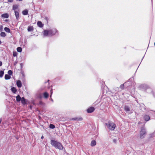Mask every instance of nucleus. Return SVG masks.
I'll return each instance as SVG.
<instances>
[{
	"mask_svg": "<svg viewBox=\"0 0 155 155\" xmlns=\"http://www.w3.org/2000/svg\"><path fill=\"white\" fill-rule=\"evenodd\" d=\"M58 32V31L56 28H53L45 30L43 32V34L45 36H52Z\"/></svg>",
	"mask_w": 155,
	"mask_h": 155,
	"instance_id": "1",
	"label": "nucleus"
},
{
	"mask_svg": "<svg viewBox=\"0 0 155 155\" xmlns=\"http://www.w3.org/2000/svg\"><path fill=\"white\" fill-rule=\"evenodd\" d=\"M138 88L140 90L144 91H145L147 90H149L150 91H147V92L148 93H151L153 96H154V93L152 89L150 88L149 86L147 84H141L138 87Z\"/></svg>",
	"mask_w": 155,
	"mask_h": 155,
	"instance_id": "2",
	"label": "nucleus"
},
{
	"mask_svg": "<svg viewBox=\"0 0 155 155\" xmlns=\"http://www.w3.org/2000/svg\"><path fill=\"white\" fill-rule=\"evenodd\" d=\"M51 145L56 148L60 150H62L63 148V147L62 144L57 141L52 140L51 141Z\"/></svg>",
	"mask_w": 155,
	"mask_h": 155,
	"instance_id": "3",
	"label": "nucleus"
},
{
	"mask_svg": "<svg viewBox=\"0 0 155 155\" xmlns=\"http://www.w3.org/2000/svg\"><path fill=\"white\" fill-rule=\"evenodd\" d=\"M105 124L109 130H113L116 127L115 124L111 121H109L108 123Z\"/></svg>",
	"mask_w": 155,
	"mask_h": 155,
	"instance_id": "4",
	"label": "nucleus"
},
{
	"mask_svg": "<svg viewBox=\"0 0 155 155\" xmlns=\"http://www.w3.org/2000/svg\"><path fill=\"white\" fill-rule=\"evenodd\" d=\"M146 133V130L144 127H142L140 131V138L143 139L144 138Z\"/></svg>",
	"mask_w": 155,
	"mask_h": 155,
	"instance_id": "5",
	"label": "nucleus"
},
{
	"mask_svg": "<svg viewBox=\"0 0 155 155\" xmlns=\"http://www.w3.org/2000/svg\"><path fill=\"white\" fill-rule=\"evenodd\" d=\"M95 110V108L93 107H90L88 108L87 110V111L88 113H91L93 112Z\"/></svg>",
	"mask_w": 155,
	"mask_h": 155,
	"instance_id": "6",
	"label": "nucleus"
},
{
	"mask_svg": "<svg viewBox=\"0 0 155 155\" xmlns=\"http://www.w3.org/2000/svg\"><path fill=\"white\" fill-rule=\"evenodd\" d=\"M143 119L146 121H147L150 120V117L149 115H145L143 117Z\"/></svg>",
	"mask_w": 155,
	"mask_h": 155,
	"instance_id": "7",
	"label": "nucleus"
},
{
	"mask_svg": "<svg viewBox=\"0 0 155 155\" xmlns=\"http://www.w3.org/2000/svg\"><path fill=\"white\" fill-rule=\"evenodd\" d=\"M16 84L18 87H21L22 86L21 81L20 80L17 81L16 82Z\"/></svg>",
	"mask_w": 155,
	"mask_h": 155,
	"instance_id": "8",
	"label": "nucleus"
},
{
	"mask_svg": "<svg viewBox=\"0 0 155 155\" xmlns=\"http://www.w3.org/2000/svg\"><path fill=\"white\" fill-rule=\"evenodd\" d=\"M15 15L17 20H18L19 18V12L16 10H15Z\"/></svg>",
	"mask_w": 155,
	"mask_h": 155,
	"instance_id": "9",
	"label": "nucleus"
},
{
	"mask_svg": "<svg viewBox=\"0 0 155 155\" xmlns=\"http://www.w3.org/2000/svg\"><path fill=\"white\" fill-rule=\"evenodd\" d=\"M38 26L40 28H42L43 26V24L41 21H38L37 23Z\"/></svg>",
	"mask_w": 155,
	"mask_h": 155,
	"instance_id": "10",
	"label": "nucleus"
},
{
	"mask_svg": "<svg viewBox=\"0 0 155 155\" xmlns=\"http://www.w3.org/2000/svg\"><path fill=\"white\" fill-rule=\"evenodd\" d=\"M21 103L25 105L26 104V100L24 97H22L21 98Z\"/></svg>",
	"mask_w": 155,
	"mask_h": 155,
	"instance_id": "11",
	"label": "nucleus"
},
{
	"mask_svg": "<svg viewBox=\"0 0 155 155\" xmlns=\"http://www.w3.org/2000/svg\"><path fill=\"white\" fill-rule=\"evenodd\" d=\"M96 144V141L95 140H93L91 141V145L92 147L95 146Z\"/></svg>",
	"mask_w": 155,
	"mask_h": 155,
	"instance_id": "12",
	"label": "nucleus"
},
{
	"mask_svg": "<svg viewBox=\"0 0 155 155\" xmlns=\"http://www.w3.org/2000/svg\"><path fill=\"white\" fill-rule=\"evenodd\" d=\"M11 91L14 94L16 93L17 92V90L16 88L14 87H12L11 89Z\"/></svg>",
	"mask_w": 155,
	"mask_h": 155,
	"instance_id": "13",
	"label": "nucleus"
},
{
	"mask_svg": "<svg viewBox=\"0 0 155 155\" xmlns=\"http://www.w3.org/2000/svg\"><path fill=\"white\" fill-rule=\"evenodd\" d=\"M124 110L127 113H128L130 111V109L129 107L127 106H125L124 107Z\"/></svg>",
	"mask_w": 155,
	"mask_h": 155,
	"instance_id": "14",
	"label": "nucleus"
},
{
	"mask_svg": "<svg viewBox=\"0 0 155 155\" xmlns=\"http://www.w3.org/2000/svg\"><path fill=\"white\" fill-rule=\"evenodd\" d=\"M22 14L24 15H27L28 13V11L27 9L23 10L22 12Z\"/></svg>",
	"mask_w": 155,
	"mask_h": 155,
	"instance_id": "15",
	"label": "nucleus"
},
{
	"mask_svg": "<svg viewBox=\"0 0 155 155\" xmlns=\"http://www.w3.org/2000/svg\"><path fill=\"white\" fill-rule=\"evenodd\" d=\"M2 17L5 18H8L9 15L7 13L4 14L2 15Z\"/></svg>",
	"mask_w": 155,
	"mask_h": 155,
	"instance_id": "16",
	"label": "nucleus"
},
{
	"mask_svg": "<svg viewBox=\"0 0 155 155\" xmlns=\"http://www.w3.org/2000/svg\"><path fill=\"white\" fill-rule=\"evenodd\" d=\"M11 76L7 74H6L5 76V80H9L11 78Z\"/></svg>",
	"mask_w": 155,
	"mask_h": 155,
	"instance_id": "17",
	"label": "nucleus"
},
{
	"mask_svg": "<svg viewBox=\"0 0 155 155\" xmlns=\"http://www.w3.org/2000/svg\"><path fill=\"white\" fill-rule=\"evenodd\" d=\"M16 101L18 102L20 101L21 99V97H20L19 95H18L16 96Z\"/></svg>",
	"mask_w": 155,
	"mask_h": 155,
	"instance_id": "18",
	"label": "nucleus"
},
{
	"mask_svg": "<svg viewBox=\"0 0 155 155\" xmlns=\"http://www.w3.org/2000/svg\"><path fill=\"white\" fill-rule=\"evenodd\" d=\"M4 30L7 32L10 33V29L7 27H5L4 28Z\"/></svg>",
	"mask_w": 155,
	"mask_h": 155,
	"instance_id": "19",
	"label": "nucleus"
},
{
	"mask_svg": "<svg viewBox=\"0 0 155 155\" xmlns=\"http://www.w3.org/2000/svg\"><path fill=\"white\" fill-rule=\"evenodd\" d=\"M44 96L45 98H47L49 96V94L47 92H45L44 93Z\"/></svg>",
	"mask_w": 155,
	"mask_h": 155,
	"instance_id": "20",
	"label": "nucleus"
},
{
	"mask_svg": "<svg viewBox=\"0 0 155 155\" xmlns=\"http://www.w3.org/2000/svg\"><path fill=\"white\" fill-rule=\"evenodd\" d=\"M17 51L18 52H21L22 51V48L20 47H18L17 48Z\"/></svg>",
	"mask_w": 155,
	"mask_h": 155,
	"instance_id": "21",
	"label": "nucleus"
},
{
	"mask_svg": "<svg viewBox=\"0 0 155 155\" xmlns=\"http://www.w3.org/2000/svg\"><path fill=\"white\" fill-rule=\"evenodd\" d=\"M18 8V6L17 5H14L12 6V10H15Z\"/></svg>",
	"mask_w": 155,
	"mask_h": 155,
	"instance_id": "22",
	"label": "nucleus"
},
{
	"mask_svg": "<svg viewBox=\"0 0 155 155\" xmlns=\"http://www.w3.org/2000/svg\"><path fill=\"white\" fill-rule=\"evenodd\" d=\"M0 36L1 37H5L6 36V35L5 32H1L0 34Z\"/></svg>",
	"mask_w": 155,
	"mask_h": 155,
	"instance_id": "23",
	"label": "nucleus"
},
{
	"mask_svg": "<svg viewBox=\"0 0 155 155\" xmlns=\"http://www.w3.org/2000/svg\"><path fill=\"white\" fill-rule=\"evenodd\" d=\"M33 28L32 26H29L28 27V31H31L33 30Z\"/></svg>",
	"mask_w": 155,
	"mask_h": 155,
	"instance_id": "24",
	"label": "nucleus"
},
{
	"mask_svg": "<svg viewBox=\"0 0 155 155\" xmlns=\"http://www.w3.org/2000/svg\"><path fill=\"white\" fill-rule=\"evenodd\" d=\"M49 127L51 129H54L55 128V126L54 124H50L49 125Z\"/></svg>",
	"mask_w": 155,
	"mask_h": 155,
	"instance_id": "25",
	"label": "nucleus"
},
{
	"mask_svg": "<svg viewBox=\"0 0 155 155\" xmlns=\"http://www.w3.org/2000/svg\"><path fill=\"white\" fill-rule=\"evenodd\" d=\"M4 74V72L2 71H0V77L2 78Z\"/></svg>",
	"mask_w": 155,
	"mask_h": 155,
	"instance_id": "26",
	"label": "nucleus"
},
{
	"mask_svg": "<svg viewBox=\"0 0 155 155\" xmlns=\"http://www.w3.org/2000/svg\"><path fill=\"white\" fill-rule=\"evenodd\" d=\"M8 75H9L10 76L11 75H12L13 73L12 71L11 70H9L8 71Z\"/></svg>",
	"mask_w": 155,
	"mask_h": 155,
	"instance_id": "27",
	"label": "nucleus"
},
{
	"mask_svg": "<svg viewBox=\"0 0 155 155\" xmlns=\"http://www.w3.org/2000/svg\"><path fill=\"white\" fill-rule=\"evenodd\" d=\"M18 53L16 51H13V55L14 57L16 56L17 55Z\"/></svg>",
	"mask_w": 155,
	"mask_h": 155,
	"instance_id": "28",
	"label": "nucleus"
},
{
	"mask_svg": "<svg viewBox=\"0 0 155 155\" xmlns=\"http://www.w3.org/2000/svg\"><path fill=\"white\" fill-rule=\"evenodd\" d=\"M124 84H122L120 85V88L121 89H124Z\"/></svg>",
	"mask_w": 155,
	"mask_h": 155,
	"instance_id": "29",
	"label": "nucleus"
},
{
	"mask_svg": "<svg viewBox=\"0 0 155 155\" xmlns=\"http://www.w3.org/2000/svg\"><path fill=\"white\" fill-rule=\"evenodd\" d=\"M44 19H45L46 20V21H48L49 19L48 18V17H45V18H44Z\"/></svg>",
	"mask_w": 155,
	"mask_h": 155,
	"instance_id": "30",
	"label": "nucleus"
},
{
	"mask_svg": "<svg viewBox=\"0 0 155 155\" xmlns=\"http://www.w3.org/2000/svg\"><path fill=\"white\" fill-rule=\"evenodd\" d=\"M113 142L114 143H116L117 142V140L116 139H114L113 140Z\"/></svg>",
	"mask_w": 155,
	"mask_h": 155,
	"instance_id": "31",
	"label": "nucleus"
},
{
	"mask_svg": "<svg viewBox=\"0 0 155 155\" xmlns=\"http://www.w3.org/2000/svg\"><path fill=\"white\" fill-rule=\"evenodd\" d=\"M2 26L0 25V31H2Z\"/></svg>",
	"mask_w": 155,
	"mask_h": 155,
	"instance_id": "32",
	"label": "nucleus"
},
{
	"mask_svg": "<svg viewBox=\"0 0 155 155\" xmlns=\"http://www.w3.org/2000/svg\"><path fill=\"white\" fill-rule=\"evenodd\" d=\"M52 93H53V91H52V89L51 90V96H50V97H51V95L52 94Z\"/></svg>",
	"mask_w": 155,
	"mask_h": 155,
	"instance_id": "33",
	"label": "nucleus"
},
{
	"mask_svg": "<svg viewBox=\"0 0 155 155\" xmlns=\"http://www.w3.org/2000/svg\"><path fill=\"white\" fill-rule=\"evenodd\" d=\"M8 1L9 2H12L13 1V0H8Z\"/></svg>",
	"mask_w": 155,
	"mask_h": 155,
	"instance_id": "34",
	"label": "nucleus"
},
{
	"mask_svg": "<svg viewBox=\"0 0 155 155\" xmlns=\"http://www.w3.org/2000/svg\"><path fill=\"white\" fill-rule=\"evenodd\" d=\"M2 63L1 61H0V66H1L2 65Z\"/></svg>",
	"mask_w": 155,
	"mask_h": 155,
	"instance_id": "35",
	"label": "nucleus"
},
{
	"mask_svg": "<svg viewBox=\"0 0 155 155\" xmlns=\"http://www.w3.org/2000/svg\"><path fill=\"white\" fill-rule=\"evenodd\" d=\"M2 121V118H0V124L1 123Z\"/></svg>",
	"mask_w": 155,
	"mask_h": 155,
	"instance_id": "36",
	"label": "nucleus"
},
{
	"mask_svg": "<svg viewBox=\"0 0 155 155\" xmlns=\"http://www.w3.org/2000/svg\"><path fill=\"white\" fill-rule=\"evenodd\" d=\"M43 138H44V137H43V136H42L41 137V139H43Z\"/></svg>",
	"mask_w": 155,
	"mask_h": 155,
	"instance_id": "37",
	"label": "nucleus"
},
{
	"mask_svg": "<svg viewBox=\"0 0 155 155\" xmlns=\"http://www.w3.org/2000/svg\"><path fill=\"white\" fill-rule=\"evenodd\" d=\"M145 91L147 92V91H150L149 90H146Z\"/></svg>",
	"mask_w": 155,
	"mask_h": 155,
	"instance_id": "38",
	"label": "nucleus"
},
{
	"mask_svg": "<svg viewBox=\"0 0 155 155\" xmlns=\"http://www.w3.org/2000/svg\"><path fill=\"white\" fill-rule=\"evenodd\" d=\"M51 100L53 102V100L52 99V98H51Z\"/></svg>",
	"mask_w": 155,
	"mask_h": 155,
	"instance_id": "39",
	"label": "nucleus"
},
{
	"mask_svg": "<svg viewBox=\"0 0 155 155\" xmlns=\"http://www.w3.org/2000/svg\"><path fill=\"white\" fill-rule=\"evenodd\" d=\"M17 1H22L23 0H16Z\"/></svg>",
	"mask_w": 155,
	"mask_h": 155,
	"instance_id": "40",
	"label": "nucleus"
},
{
	"mask_svg": "<svg viewBox=\"0 0 155 155\" xmlns=\"http://www.w3.org/2000/svg\"><path fill=\"white\" fill-rule=\"evenodd\" d=\"M82 118H80V119L79 120H82Z\"/></svg>",
	"mask_w": 155,
	"mask_h": 155,
	"instance_id": "41",
	"label": "nucleus"
},
{
	"mask_svg": "<svg viewBox=\"0 0 155 155\" xmlns=\"http://www.w3.org/2000/svg\"><path fill=\"white\" fill-rule=\"evenodd\" d=\"M2 43V41H1L0 40V44H1Z\"/></svg>",
	"mask_w": 155,
	"mask_h": 155,
	"instance_id": "42",
	"label": "nucleus"
},
{
	"mask_svg": "<svg viewBox=\"0 0 155 155\" xmlns=\"http://www.w3.org/2000/svg\"><path fill=\"white\" fill-rule=\"evenodd\" d=\"M154 46H155V42H154Z\"/></svg>",
	"mask_w": 155,
	"mask_h": 155,
	"instance_id": "43",
	"label": "nucleus"
},
{
	"mask_svg": "<svg viewBox=\"0 0 155 155\" xmlns=\"http://www.w3.org/2000/svg\"><path fill=\"white\" fill-rule=\"evenodd\" d=\"M49 81V80H48V81Z\"/></svg>",
	"mask_w": 155,
	"mask_h": 155,
	"instance_id": "44",
	"label": "nucleus"
},
{
	"mask_svg": "<svg viewBox=\"0 0 155 155\" xmlns=\"http://www.w3.org/2000/svg\"><path fill=\"white\" fill-rule=\"evenodd\" d=\"M152 1V0H151Z\"/></svg>",
	"mask_w": 155,
	"mask_h": 155,
	"instance_id": "45",
	"label": "nucleus"
}]
</instances>
